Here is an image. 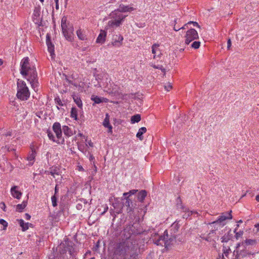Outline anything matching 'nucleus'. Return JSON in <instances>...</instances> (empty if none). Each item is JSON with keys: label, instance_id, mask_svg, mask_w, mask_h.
Here are the masks:
<instances>
[{"label": "nucleus", "instance_id": "30", "mask_svg": "<svg viewBox=\"0 0 259 259\" xmlns=\"http://www.w3.org/2000/svg\"><path fill=\"white\" fill-rule=\"evenodd\" d=\"M48 136L49 138L52 140L53 142H55L57 143H60L62 142L60 140H58V139H56L53 134L50 131L48 132Z\"/></svg>", "mask_w": 259, "mask_h": 259}, {"label": "nucleus", "instance_id": "6", "mask_svg": "<svg viewBox=\"0 0 259 259\" xmlns=\"http://www.w3.org/2000/svg\"><path fill=\"white\" fill-rule=\"evenodd\" d=\"M152 240L154 243L157 245L164 246L165 248H168L171 242L173 241V239H168L167 231L165 230L164 232L163 236H158L157 235H154L152 237Z\"/></svg>", "mask_w": 259, "mask_h": 259}, {"label": "nucleus", "instance_id": "41", "mask_svg": "<svg viewBox=\"0 0 259 259\" xmlns=\"http://www.w3.org/2000/svg\"><path fill=\"white\" fill-rule=\"evenodd\" d=\"M98 84L99 87H103L104 88V91L106 92H109L110 91V88L109 87L108 85H107L106 86H104V84H102L100 82H98Z\"/></svg>", "mask_w": 259, "mask_h": 259}, {"label": "nucleus", "instance_id": "7", "mask_svg": "<svg viewBox=\"0 0 259 259\" xmlns=\"http://www.w3.org/2000/svg\"><path fill=\"white\" fill-rule=\"evenodd\" d=\"M231 212L232 211L231 210L229 212L222 213L216 221L210 223V225L216 230L219 228L223 227L227 224L228 220H231L232 219Z\"/></svg>", "mask_w": 259, "mask_h": 259}, {"label": "nucleus", "instance_id": "35", "mask_svg": "<svg viewBox=\"0 0 259 259\" xmlns=\"http://www.w3.org/2000/svg\"><path fill=\"white\" fill-rule=\"evenodd\" d=\"M149 64L151 67H153L154 68L160 69L164 73L165 71V69L163 67L162 65H156L152 62L150 63Z\"/></svg>", "mask_w": 259, "mask_h": 259}, {"label": "nucleus", "instance_id": "14", "mask_svg": "<svg viewBox=\"0 0 259 259\" xmlns=\"http://www.w3.org/2000/svg\"><path fill=\"white\" fill-rule=\"evenodd\" d=\"M124 206L126 207V211L128 213H131L134 211V206L132 200L128 197L126 198Z\"/></svg>", "mask_w": 259, "mask_h": 259}, {"label": "nucleus", "instance_id": "27", "mask_svg": "<svg viewBox=\"0 0 259 259\" xmlns=\"http://www.w3.org/2000/svg\"><path fill=\"white\" fill-rule=\"evenodd\" d=\"M73 99L74 102L76 104L77 106L79 108H81L82 106V103L80 98L78 96L74 95L73 96Z\"/></svg>", "mask_w": 259, "mask_h": 259}, {"label": "nucleus", "instance_id": "49", "mask_svg": "<svg viewBox=\"0 0 259 259\" xmlns=\"http://www.w3.org/2000/svg\"><path fill=\"white\" fill-rule=\"evenodd\" d=\"M86 142H87V143H86V146H89L90 147H93V143L91 142V141H89L88 142H87V141L86 140Z\"/></svg>", "mask_w": 259, "mask_h": 259}, {"label": "nucleus", "instance_id": "24", "mask_svg": "<svg viewBox=\"0 0 259 259\" xmlns=\"http://www.w3.org/2000/svg\"><path fill=\"white\" fill-rule=\"evenodd\" d=\"M62 131L66 136L68 137H70L73 135V133L70 128L66 125L63 126Z\"/></svg>", "mask_w": 259, "mask_h": 259}, {"label": "nucleus", "instance_id": "46", "mask_svg": "<svg viewBox=\"0 0 259 259\" xmlns=\"http://www.w3.org/2000/svg\"><path fill=\"white\" fill-rule=\"evenodd\" d=\"M222 242H227L230 239L229 238L226 237L225 236L222 238Z\"/></svg>", "mask_w": 259, "mask_h": 259}, {"label": "nucleus", "instance_id": "64", "mask_svg": "<svg viewBox=\"0 0 259 259\" xmlns=\"http://www.w3.org/2000/svg\"><path fill=\"white\" fill-rule=\"evenodd\" d=\"M177 225H172V227H175Z\"/></svg>", "mask_w": 259, "mask_h": 259}, {"label": "nucleus", "instance_id": "15", "mask_svg": "<svg viewBox=\"0 0 259 259\" xmlns=\"http://www.w3.org/2000/svg\"><path fill=\"white\" fill-rule=\"evenodd\" d=\"M11 195L13 197L19 199L22 195V193L18 190L17 186H14L11 189Z\"/></svg>", "mask_w": 259, "mask_h": 259}, {"label": "nucleus", "instance_id": "23", "mask_svg": "<svg viewBox=\"0 0 259 259\" xmlns=\"http://www.w3.org/2000/svg\"><path fill=\"white\" fill-rule=\"evenodd\" d=\"M18 221L23 231L27 230L29 228V226L31 225L28 223H25L24 221L22 219L19 220Z\"/></svg>", "mask_w": 259, "mask_h": 259}, {"label": "nucleus", "instance_id": "43", "mask_svg": "<svg viewBox=\"0 0 259 259\" xmlns=\"http://www.w3.org/2000/svg\"><path fill=\"white\" fill-rule=\"evenodd\" d=\"M165 90L166 91H169L172 89V85L170 83H168L164 86Z\"/></svg>", "mask_w": 259, "mask_h": 259}, {"label": "nucleus", "instance_id": "54", "mask_svg": "<svg viewBox=\"0 0 259 259\" xmlns=\"http://www.w3.org/2000/svg\"><path fill=\"white\" fill-rule=\"evenodd\" d=\"M227 44H228V48L229 49L230 46H231V40L230 39H229L228 40Z\"/></svg>", "mask_w": 259, "mask_h": 259}, {"label": "nucleus", "instance_id": "12", "mask_svg": "<svg viewBox=\"0 0 259 259\" xmlns=\"http://www.w3.org/2000/svg\"><path fill=\"white\" fill-rule=\"evenodd\" d=\"M135 9L131 6H125L124 5H120L117 10L114 11H117L119 13L121 12H131L134 11Z\"/></svg>", "mask_w": 259, "mask_h": 259}, {"label": "nucleus", "instance_id": "29", "mask_svg": "<svg viewBox=\"0 0 259 259\" xmlns=\"http://www.w3.org/2000/svg\"><path fill=\"white\" fill-rule=\"evenodd\" d=\"M26 205L27 202L24 201L21 204H19L16 205V210L19 212H21L26 206Z\"/></svg>", "mask_w": 259, "mask_h": 259}, {"label": "nucleus", "instance_id": "13", "mask_svg": "<svg viewBox=\"0 0 259 259\" xmlns=\"http://www.w3.org/2000/svg\"><path fill=\"white\" fill-rule=\"evenodd\" d=\"M123 37L121 35L114 36L112 44L114 46L119 47L122 44Z\"/></svg>", "mask_w": 259, "mask_h": 259}, {"label": "nucleus", "instance_id": "53", "mask_svg": "<svg viewBox=\"0 0 259 259\" xmlns=\"http://www.w3.org/2000/svg\"><path fill=\"white\" fill-rule=\"evenodd\" d=\"M190 23H193V25L194 26H199L198 23L196 22H190L188 23V24H190Z\"/></svg>", "mask_w": 259, "mask_h": 259}, {"label": "nucleus", "instance_id": "39", "mask_svg": "<svg viewBox=\"0 0 259 259\" xmlns=\"http://www.w3.org/2000/svg\"><path fill=\"white\" fill-rule=\"evenodd\" d=\"M51 200L52 203V205L54 207H56L57 205V197L56 195H53L51 197Z\"/></svg>", "mask_w": 259, "mask_h": 259}, {"label": "nucleus", "instance_id": "17", "mask_svg": "<svg viewBox=\"0 0 259 259\" xmlns=\"http://www.w3.org/2000/svg\"><path fill=\"white\" fill-rule=\"evenodd\" d=\"M106 36V32L105 30H101L100 33L96 39V42L101 44L104 43L105 40Z\"/></svg>", "mask_w": 259, "mask_h": 259}, {"label": "nucleus", "instance_id": "3", "mask_svg": "<svg viewBox=\"0 0 259 259\" xmlns=\"http://www.w3.org/2000/svg\"><path fill=\"white\" fill-rule=\"evenodd\" d=\"M17 98L22 101L27 100L30 97V93L25 82L19 79L17 80Z\"/></svg>", "mask_w": 259, "mask_h": 259}, {"label": "nucleus", "instance_id": "62", "mask_svg": "<svg viewBox=\"0 0 259 259\" xmlns=\"http://www.w3.org/2000/svg\"><path fill=\"white\" fill-rule=\"evenodd\" d=\"M89 253H91V251H88L86 253V254H89Z\"/></svg>", "mask_w": 259, "mask_h": 259}, {"label": "nucleus", "instance_id": "34", "mask_svg": "<svg viewBox=\"0 0 259 259\" xmlns=\"http://www.w3.org/2000/svg\"><path fill=\"white\" fill-rule=\"evenodd\" d=\"M231 252V250L230 248L226 249L224 250L223 254L222 259H229V254Z\"/></svg>", "mask_w": 259, "mask_h": 259}, {"label": "nucleus", "instance_id": "11", "mask_svg": "<svg viewBox=\"0 0 259 259\" xmlns=\"http://www.w3.org/2000/svg\"><path fill=\"white\" fill-rule=\"evenodd\" d=\"M159 45L157 44H154L152 46V53L153 54V59H156L160 58L162 55L161 51L159 48Z\"/></svg>", "mask_w": 259, "mask_h": 259}, {"label": "nucleus", "instance_id": "50", "mask_svg": "<svg viewBox=\"0 0 259 259\" xmlns=\"http://www.w3.org/2000/svg\"><path fill=\"white\" fill-rule=\"evenodd\" d=\"M59 189L58 188V185H57L55 188V194L54 195H57L58 193Z\"/></svg>", "mask_w": 259, "mask_h": 259}, {"label": "nucleus", "instance_id": "42", "mask_svg": "<svg viewBox=\"0 0 259 259\" xmlns=\"http://www.w3.org/2000/svg\"><path fill=\"white\" fill-rule=\"evenodd\" d=\"M0 224L4 227V230H5L8 226V223L3 219H0Z\"/></svg>", "mask_w": 259, "mask_h": 259}, {"label": "nucleus", "instance_id": "2", "mask_svg": "<svg viewBox=\"0 0 259 259\" xmlns=\"http://www.w3.org/2000/svg\"><path fill=\"white\" fill-rule=\"evenodd\" d=\"M20 73L31 84L34 91L38 87L37 73L35 65L29 62L28 57H25L20 62Z\"/></svg>", "mask_w": 259, "mask_h": 259}, {"label": "nucleus", "instance_id": "32", "mask_svg": "<svg viewBox=\"0 0 259 259\" xmlns=\"http://www.w3.org/2000/svg\"><path fill=\"white\" fill-rule=\"evenodd\" d=\"M251 253L247 251L246 250H241L238 256L236 257V259H240V257H243L246 256L247 255H250Z\"/></svg>", "mask_w": 259, "mask_h": 259}, {"label": "nucleus", "instance_id": "51", "mask_svg": "<svg viewBox=\"0 0 259 259\" xmlns=\"http://www.w3.org/2000/svg\"><path fill=\"white\" fill-rule=\"evenodd\" d=\"M31 217L30 215L28 213L25 214V219L27 220H29L30 219Z\"/></svg>", "mask_w": 259, "mask_h": 259}, {"label": "nucleus", "instance_id": "47", "mask_svg": "<svg viewBox=\"0 0 259 259\" xmlns=\"http://www.w3.org/2000/svg\"><path fill=\"white\" fill-rule=\"evenodd\" d=\"M78 149L80 151L83 152L84 150V147L83 145H78Z\"/></svg>", "mask_w": 259, "mask_h": 259}, {"label": "nucleus", "instance_id": "21", "mask_svg": "<svg viewBox=\"0 0 259 259\" xmlns=\"http://www.w3.org/2000/svg\"><path fill=\"white\" fill-rule=\"evenodd\" d=\"M91 100L94 102L96 104H99L100 103H102L103 102H106L107 100L106 99L104 98H101L97 96H92L91 97Z\"/></svg>", "mask_w": 259, "mask_h": 259}, {"label": "nucleus", "instance_id": "61", "mask_svg": "<svg viewBox=\"0 0 259 259\" xmlns=\"http://www.w3.org/2000/svg\"><path fill=\"white\" fill-rule=\"evenodd\" d=\"M125 197V199H126V198L128 197L129 198V197L128 196V195H126V196H124Z\"/></svg>", "mask_w": 259, "mask_h": 259}, {"label": "nucleus", "instance_id": "19", "mask_svg": "<svg viewBox=\"0 0 259 259\" xmlns=\"http://www.w3.org/2000/svg\"><path fill=\"white\" fill-rule=\"evenodd\" d=\"M181 209L184 212V214L183 215V218L187 219L191 215L196 213L195 211H191L188 208H186L183 206H181Z\"/></svg>", "mask_w": 259, "mask_h": 259}, {"label": "nucleus", "instance_id": "28", "mask_svg": "<svg viewBox=\"0 0 259 259\" xmlns=\"http://www.w3.org/2000/svg\"><path fill=\"white\" fill-rule=\"evenodd\" d=\"M239 227V225H237V227L235 229L234 232L235 233V238L237 240H238L239 238H241L243 235V231H239V232H237V228Z\"/></svg>", "mask_w": 259, "mask_h": 259}, {"label": "nucleus", "instance_id": "38", "mask_svg": "<svg viewBox=\"0 0 259 259\" xmlns=\"http://www.w3.org/2000/svg\"><path fill=\"white\" fill-rule=\"evenodd\" d=\"M200 45V42L199 41H195L191 45V47L194 49H197L199 48Z\"/></svg>", "mask_w": 259, "mask_h": 259}, {"label": "nucleus", "instance_id": "25", "mask_svg": "<svg viewBox=\"0 0 259 259\" xmlns=\"http://www.w3.org/2000/svg\"><path fill=\"white\" fill-rule=\"evenodd\" d=\"M147 196V192L145 190H141L139 192L138 195V199L143 202Z\"/></svg>", "mask_w": 259, "mask_h": 259}, {"label": "nucleus", "instance_id": "52", "mask_svg": "<svg viewBox=\"0 0 259 259\" xmlns=\"http://www.w3.org/2000/svg\"><path fill=\"white\" fill-rule=\"evenodd\" d=\"M56 3V9H59V0H55Z\"/></svg>", "mask_w": 259, "mask_h": 259}, {"label": "nucleus", "instance_id": "58", "mask_svg": "<svg viewBox=\"0 0 259 259\" xmlns=\"http://www.w3.org/2000/svg\"><path fill=\"white\" fill-rule=\"evenodd\" d=\"M255 227L257 228V230L259 231V224L255 225Z\"/></svg>", "mask_w": 259, "mask_h": 259}, {"label": "nucleus", "instance_id": "37", "mask_svg": "<svg viewBox=\"0 0 259 259\" xmlns=\"http://www.w3.org/2000/svg\"><path fill=\"white\" fill-rule=\"evenodd\" d=\"M2 149L4 150H6L8 151H11L15 150V148L14 145H13L12 146H9L8 145H6L5 147H3L2 148Z\"/></svg>", "mask_w": 259, "mask_h": 259}, {"label": "nucleus", "instance_id": "31", "mask_svg": "<svg viewBox=\"0 0 259 259\" xmlns=\"http://www.w3.org/2000/svg\"><path fill=\"white\" fill-rule=\"evenodd\" d=\"M70 114L71 118H74L75 120L77 119V109L76 108L72 107L71 108Z\"/></svg>", "mask_w": 259, "mask_h": 259}, {"label": "nucleus", "instance_id": "60", "mask_svg": "<svg viewBox=\"0 0 259 259\" xmlns=\"http://www.w3.org/2000/svg\"><path fill=\"white\" fill-rule=\"evenodd\" d=\"M3 63V61L2 59H0V66H1Z\"/></svg>", "mask_w": 259, "mask_h": 259}, {"label": "nucleus", "instance_id": "18", "mask_svg": "<svg viewBox=\"0 0 259 259\" xmlns=\"http://www.w3.org/2000/svg\"><path fill=\"white\" fill-rule=\"evenodd\" d=\"M76 34L78 38L82 40H84L87 39L85 31L81 28L78 29L76 31Z\"/></svg>", "mask_w": 259, "mask_h": 259}, {"label": "nucleus", "instance_id": "10", "mask_svg": "<svg viewBox=\"0 0 259 259\" xmlns=\"http://www.w3.org/2000/svg\"><path fill=\"white\" fill-rule=\"evenodd\" d=\"M31 151L29 152L28 156L27 157V160L29 161L30 165H32L34 161V159L36 155V148L34 146H31Z\"/></svg>", "mask_w": 259, "mask_h": 259}, {"label": "nucleus", "instance_id": "33", "mask_svg": "<svg viewBox=\"0 0 259 259\" xmlns=\"http://www.w3.org/2000/svg\"><path fill=\"white\" fill-rule=\"evenodd\" d=\"M141 120V116L140 114L135 115L131 117V123H135L136 122H138Z\"/></svg>", "mask_w": 259, "mask_h": 259}, {"label": "nucleus", "instance_id": "1", "mask_svg": "<svg viewBox=\"0 0 259 259\" xmlns=\"http://www.w3.org/2000/svg\"><path fill=\"white\" fill-rule=\"evenodd\" d=\"M142 231L139 225L135 223L127 226L122 233L123 238L116 245L114 254L118 256V259H138L140 248L137 240L134 237Z\"/></svg>", "mask_w": 259, "mask_h": 259}, {"label": "nucleus", "instance_id": "20", "mask_svg": "<svg viewBox=\"0 0 259 259\" xmlns=\"http://www.w3.org/2000/svg\"><path fill=\"white\" fill-rule=\"evenodd\" d=\"M47 44L48 46V51L50 53L51 56L53 57V56L54 55V46L52 45V43L50 42L49 39V37L47 36Z\"/></svg>", "mask_w": 259, "mask_h": 259}, {"label": "nucleus", "instance_id": "26", "mask_svg": "<svg viewBox=\"0 0 259 259\" xmlns=\"http://www.w3.org/2000/svg\"><path fill=\"white\" fill-rule=\"evenodd\" d=\"M256 243L255 240L253 239H246L242 242V246L246 247L248 245H253Z\"/></svg>", "mask_w": 259, "mask_h": 259}, {"label": "nucleus", "instance_id": "59", "mask_svg": "<svg viewBox=\"0 0 259 259\" xmlns=\"http://www.w3.org/2000/svg\"><path fill=\"white\" fill-rule=\"evenodd\" d=\"M78 168H79V170H83V168H82V166H79Z\"/></svg>", "mask_w": 259, "mask_h": 259}, {"label": "nucleus", "instance_id": "4", "mask_svg": "<svg viewBox=\"0 0 259 259\" xmlns=\"http://www.w3.org/2000/svg\"><path fill=\"white\" fill-rule=\"evenodd\" d=\"M61 27L62 33L65 38L72 41L73 39L74 28L72 24L67 22V18L64 16L61 20Z\"/></svg>", "mask_w": 259, "mask_h": 259}, {"label": "nucleus", "instance_id": "63", "mask_svg": "<svg viewBox=\"0 0 259 259\" xmlns=\"http://www.w3.org/2000/svg\"><path fill=\"white\" fill-rule=\"evenodd\" d=\"M93 158V156H90V160H91Z\"/></svg>", "mask_w": 259, "mask_h": 259}, {"label": "nucleus", "instance_id": "44", "mask_svg": "<svg viewBox=\"0 0 259 259\" xmlns=\"http://www.w3.org/2000/svg\"><path fill=\"white\" fill-rule=\"evenodd\" d=\"M50 174L53 177H55V175H59V173L57 171V170H52L51 171H50Z\"/></svg>", "mask_w": 259, "mask_h": 259}, {"label": "nucleus", "instance_id": "36", "mask_svg": "<svg viewBox=\"0 0 259 259\" xmlns=\"http://www.w3.org/2000/svg\"><path fill=\"white\" fill-rule=\"evenodd\" d=\"M2 134V139L4 141H6V138L8 137H10L12 136V133L10 131H7L6 132H3V131L1 132Z\"/></svg>", "mask_w": 259, "mask_h": 259}, {"label": "nucleus", "instance_id": "9", "mask_svg": "<svg viewBox=\"0 0 259 259\" xmlns=\"http://www.w3.org/2000/svg\"><path fill=\"white\" fill-rule=\"evenodd\" d=\"M53 130L56 134L57 139L60 140L61 142H63L64 139L62 137V130L60 123L59 122H55L53 125Z\"/></svg>", "mask_w": 259, "mask_h": 259}, {"label": "nucleus", "instance_id": "45", "mask_svg": "<svg viewBox=\"0 0 259 259\" xmlns=\"http://www.w3.org/2000/svg\"><path fill=\"white\" fill-rule=\"evenodd\" d=\"M0 207H1V208L2 209H3V210H4V211H6V210H5V208H6V205H5V203H4V202H1V203H0Z\"/></svg>", "mask_w": 259, "mask_h": 259}, {"label": "nucleus", "instance_id": "5", "mask_svg": "<svg viewBox=\"0 0 259 259\" xmlns=\"http://www.w3.org/2000/svg\"><path fill=\"white\" fill-rule=\"evenodd\" d=\"M110 16L112 19L108 22L105 28L107 30L118 27L125 17V16L119 13L117 11H113Z\"/></svg>", "mask_w": 259, "mask_h": 259}, {"label": "nucleus", "instance_id": "48", "mask_svg": "<svg viewBox=\"0 0 259 259\" xmlns=\"http://www.w3.org/2000/svg\"><path fill=\"white\" fill-rule=\"evenodd\" d=\"M56 102L59 105H62L61 100L59 98L55 99Z\"/></svg>", "mask_w": 259, "mask_h": 259}, {"label": "nucleus", "instance_id": "22", "mask_svg": "<svg viewBox=\"0 0 259 259\" xmlns=\"http://www.w3.org/2000/svg\"><path fill=\"white\" fill-rule=\"evenodd\" d=\"M147 131V129L145 127H141L137 135H136V137L139 139L140 140H143V134H144V133H145Z\"/></svg>", "mask_w": 259, "mask_h": 259}, {"label": "nucleus", "instance_id": "8", "mask_svg": "<svg viewBox=\"0 0 259 259\" xmlns=\"http://www.w3.org/2000/svg\"><path fill=\"white\" fill-rule=\"evenodd\" d=\"M198 38L197 31L194 29H190L186 32L185 36V44L189 45L191 41Z\"/></svg>", "mask_w": 259, "mask_h": 259}, {"label": "nucleus", "instance_id": "57", "mask_svg": "<svg viewBox=\"0 0 259 259\" xmlns=\"http://www.w3.org/2000/svg\"><path fill=\"white\" fill-rule=\"evenodd\" d=\"M255 199L257 201L259 202V194L256 196Z\"/></svg>", "mask_w": 259, "mask_h": 259}, {"label": "nucleus", "instance_id": "16", "mask_svg": "<svg viewBox=\"0 0 259 259\" xmlns=\"http://www.w3.org/2000/svg\"><path fill=\"white\" fill-rule=\"evenodd\" d=\"M110 117L108 114H106L105 116V118L103 121V125L105 127L108 128V132L112 133V126L110 124L109 121Z\"/></svg>", "mask_w": 259, "mask_h": 259}, {"label": "nucleus", "instance_id": "40", "mask_svg": "<svg viewBox=\"0 0 259 259\" xmlns=\"http://www.w3.org/2000/svg\"><path fill=\"white\" fill-rule=\"evenodd\" d=\"M138 190H130L129 192H125L123 194V196H126V195H128V196H130L132 195H134L137 192Z\"/></svg>", "mask_w": 259, "mask_h": 259}, {"label": "nucleus", "instance_id": "56", "mask_svg": "<svg viewBox=\"0 0 259 259\" xmlns=\"http://www.w3.org/2000/svg\"><path fill=\"white\" fill-rule=\"evenodd\" d=\"M181 29H184V27L183 26V27H181ZM174 29L175 31H177L179 30L180 29V28H176L175 27H174Z\"/></svg>", "mask_w": 259, "mask_h": 259}, {"label": "nucleus", "instance_id": "55", "mask_svg": "<svg viewBox=\"0 0 259 259\" xmlns=\"http://www.w3.org/2000/svg\"><path fill=\"white\" fill-rule=\"evenodd\" d=\"M242 245V242H240L237 244L236 249L239 248Z\"/></svg>", "mask_w": 259, "mask_h": 259}]
</instances>
